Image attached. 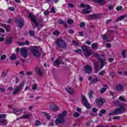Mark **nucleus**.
Segmentation results:
<instances>
[{
    "label": "nucleus",
    "instance_id": "nucleus-16",
    "mask_svg": "<svg viewBox=\"0 0 127 127\" xmlns=\"http://www.w3.org/2000/svg\"><path fill=\"white\" fill-rule=\"evenodd\" d=\"M116 89L118 92H122L124 90V86L121 84L117 85L116 86Z\"/></svg>",
    "mask_w": 127,
    "mask_h": 127
},
{
    "label": "nucleus",
    "instance_id": "nucleus-4",
    "mask_svg": "<svg viewBox=\"0 0 127 127\" xmlns=\"http://www.w3.org/2000/svg\"><path fill=\"white\" fill-rule=\"evenodd\" d=\"M80 7H83V9L81 11V13L83 14H89L91 13V6L88 4L85 5L84 3L80 4Z\"/></svg>",
    "mask_w": 127,
    "mask_h": 127
},
{
    "label": "nucleus",
    "instance_id": "nucleus-31",
    "mask_svg": "<svg viewBox=\"0 0 127 127\" xmlns=\"http://www.w3.org/2000/svg\"><path fill=\"white\" fill-rule=\"evenodd\" d=\"M83 53L86 57H89V56H90V55H91V54H92V52L89 51L88 50Z\"/></svg>",
    "mask_w": 127,
    "mask_h": 127
},
{
    "label": "nucleus",
    "instance_id": "nucleus-41",
    "mask_svg": "<svg viewBox=\"0 0 127 127\" xmlns=\"http://www.w3.org/2000/svg\"><path fill=\"white\" fill-rule=\"evenodd\" d=\"M75 53H77L79 55H81L82 54V50H81V49H80L75 50Z\"/></svg>",
    "mask_w": 127,
    "mask_h": 127
},
{
    "label": "nucleus",
    "instance_id": "nucleus-63",
    "mask_svg": "<svg viewBox=\"0 0 127 127\" xmlns=\"http://www.w3.org/2000/svg\"><path fill=\"white\" fill-rule=\"evenodd\" d=\"M5 76H6V72H3L2 73V77H5Z\"/></svg>",
    "mask_w": 127,
    "mask_h": 127
},
{
    "label": "nucleus",
    "instance_id": "nucleus-14",
    "mask_svg": "<svg viewBox=\"0 0 127 127\" xmlns=\"http://www.w3.org/2000/svg\"><path fill=\"white\" fill-rule=\"evenodd\" d=\"M66 91L68 94H70V95H73V94H75V91L73 88L71 87H67L66 88Z\"/></svg>",
    "mask_w": 127,
    "mask_h": 127
},
{
    "label": "nucleus",
    "instance_id": "nucleus-57",
    "mask_svg": "<svg viewBox=\"0 0 127 127\" xmlns=\"http://www.w3.org/2000/svg\"><path fill=\"white\" fill-rule=\"evenodd\" d=\"M85 25V22H81L80 24V27H84Z\"/></svg>",
    "mask_w": 127,
    "mask_h": 127
},
{
    "label": "nucleus",
    "instance_id": "nucleus-26",
    "mask_svg": "<svg viewBox=\"0 0 127 127\" xmlns=\"http://www.w3.org/2000/svg\"><path fill=\"white\" fill-rule=\"evenodd\" d=\"M60 64H61V61H60L59 59H57L54 63V66H58V65H60Z\"/></svg>",
    "mask_w": 127,
    "mask_h": 127
},
{
    "label": "nucleus",
    "instance_id": "nucleus-7",
    "mask_svg": "<svg viewBox=\"0 0 127 127\" xmlns=\"http://www.w3.org/2000/svg\"><path fill=\"white\" fill-rule=\"evenodd\" d=\"M20 53L24 58H27V56H28V51H27V49L25 48H22L20 49Z\"/></svg>",
    "mask_w": 127,
    "mask_h": 127
},
{
    "label": "nucleus",
    "instance_id": "nucleus-61",
    "mask_svg": "<svg viewBox=\"0 0 127 127\" xmlns=\"http://www.w3.org/2000/svg\"><path fill=\"white\" fill-rule=\"evenodd\" d=\"M55 9L54 8H52L51 10V13H55Z\"/></svg>",
    "mask_w": 127,
    "mask_h": 127
},
{
    "label": "nucleus",
    "instance_id": "nucleus-38",
    "mask_svg": "<svg viewBox=\"0 0 127 127\" xmlns=\"http://www.w3.org/2000/svg\"><path fill=\"white\" fill-rule=\"evenodd\" d=\"M67 23L68 24H73V23H74V20L72 19H69L67 20Z\"/></svg>",
    "mask_w": 127,
    "mask_h": 127
},
{
    "label": "nucleus",
    "instance_id": "nucleus-46",
    "mask_svg": "<svg viewBox=\"0 0 127 127\" xmlns=\"http://www.w3.org/2000/svg\"><path fill=\"white\" fill-rule=\"evenodd\" d=\"M107 90V88L106 87H103L100 90V93H105Z\"/></svg>",
    "mask_w": 127,
    "mask_h": 127
},
{
    "label": "nucleus",
    "instance_id": "nucleus-49",
    "mask_svg": "<svg viewBox=\"0 0 127 127\" xmlns=\"http://www.w3.org/2000/svg\"><path fill=\"white\" fill-rule=\"evenodd\" d=\"M6 58V56L5 55H3L0 58V60H4Z\"/></svg>",
    "mask_w": 127,
    "mask_h": 127
},
{
    "label": "nucleus",
    "instance_id": "nucleus-35",
    "mask_svg": "<svg viewBox=\"0 0 127 127\" xmlns=\"http://www.w3.org/2000/svg\"><path fill=\"white\" fill-rule=\"evenodd\" d=\"M43 115H44V116H45V117H46L47 120H50L51 119V117H50V116H49V114H48V113H46L45 112H42Z\"/></svg>",
    "mask_w": 127,
    "mask_h": 127
},
{
    "label": "nucleus",
    "instance_id": "nucleus-34",
    "mask_svg": "<svg viewBox=\"0 0 127 127\" xmlns=\"http://www.w3.org/2000/svg\"><path fill=\"white\" fill-rule=\"evenodd\" d=\"M94 65L95 73H98V72H99V64H94Z\"/></svg>",
    "mask_w": 127,
    "mask_h": 127
},
{
    "label": "nucleus",
    "instance_id": "nucleus-33",
    "mask_svg": "<svg viewBox=\"0 0 127 127\" xmlns=\"http://www.w3.org/2000/svg\"><path fill=\"white\" fill-rule=\"evenodd\" d=\"M93 94H94V91L93 90H91L88 92V96L89 99H93Z\"/></svg>",
    "mask_w": 127,
    "mask_h": 127
},
{
    "label": "nucleus",
    "instance_id": "nucleus-22",
    "mask_svg": "<svg viewBox=\"0 0 127 127\" xmlns=\"http://www.w3.org/2000/svg\"><path fill=\"white\" fill-rule=\"evenodd\" d=\"M11 42H12V37H10L6 40L5 44L6 45H9Z\"/></svg>",
    "mask_w": 127,
    "mask_h": 127
},
{
    "label": "nucleus",
    "instance_id": "nucleus-44",
    "mask_svg": "<svg viewBox=\"0 0 127 127\" xmlns=\"http://www.w3.org/2000/svg\"><path fill=\"white\" fill-rule=\"evenodd\" d=\"M105 73H106L105 70H102L99 72L98 75L100 76H103V75H105Z\"/></svg>",
    "mask_w": 127,
    "mask_h": 127
},
{
    "label": "nucleus",
    "instance_id": "nucleus-59",
    "mask_svg": "<svg viewBox=\"0 0 127 127\" xmlns=\"http://www.w3.org/2000/svg\"><path fill=\"white\" fill-rule=\"evenodd\" d=\"M18 45H20V46H24V45H25V44L23 42H19L18 43Z\"/></svg>",
    "mask_w": 127,
    "mask_h": 127
},
{
    "label": "nucleus",
    "instance_id": "nucleus-54",
    "mask_svg": "<svg viewBox=\"0 0 127 127\" xmlns=\"http://www.w3.org/2000/svg\"><path fill=\"white\" fill-rule=\"evenodd\" d=\"M93 113H97L98 112V109L96 108H93L92 109Z\"/></svg>",
    "mask_w": 127,
    "mask_h": 127
},
{
    "label": "nucleus",
    "instance_id": "nucleus-28",
    "mask_svg": "<svg viewBox=\"0 0 127 127\" xmlns=\"http://www.w3.org/2000/svg\"><path fill=\"white\" fill-rule=\"evenodd\" d=\"M94 126V124L93 123V122L92 121H88L86 123V127H93Z\"/></svg>",
    "mask_w": 127,
    "mask_h": 127
},
{
    "label": "nucleus",
    "instance_id": "nucleus-11",
    "mask_svg": "<svg viewBox=\"0 0 127 127\" xmlns=\"http://www.w3.org/2000/svg\"><path fill=\"white\" fill-rule=\"evenodd\" d=\"M84 71L86 74H90V73H92V67L87 64L85 66Z\"/></svg>",
    "mask_w": 127,
    "mask_h": 127
},
{
    "label": "nucleus",
    "instance_id": "nucleus-50",
    "mask_svg": "<svg viewBox=\"0 0 127 127\" xmlns=\"http://www.w3.org/2000/svg\"><path fill=\"white\" fill-rule=\"evenodd\" d=\"M6 116L5 114H0V119H5Z\"/></svg>",
    "mask_w": 127,
    "mask_h": 127
},
{
    "label": "nucleus",
    "instance_id": "nucleus-40",
    "mask_svg": "<svg viewBox=\"0 0 127 127\" xmlns=\"http://www.w3.org/2000/svg\"><path fill=\"white\" fill-rule=\"evenodd\" d=\"M102 39L104 40V41H105V40H108V36L106 34H103L102 35Z\"/></svg>",
    "mask_w": 127,
    "mask_h": 127
},
{
    "label": "nucleus",
    "instance_id": "nucleus-25",
    "mask_svg": "<svg viewBox=\"0 0 127 127\" xmlns=\"http://www.w3.org/2000/svg\"><path fill=\"white\" fill-rule=\"evenodd\" d=\"M127 15H124L121 16L120 17H118L116 21H121V20H123V19H124V18H126L127 17Z\"/></svg>",
    "mask_w": 127,
    "mask_h": 127
},
{
    "label": "nucleus",
    "instance_id": "nucleus-12",
    "mask_svg": "<svg viewBox=\"0 0 127 127\" xmlns=\"http://www.w3.org/2000/svg\"><path fill=\"white\" fill-rule=\"evenodd\" d=\"M24 110H26V109L25 108H22L20 110H18L17 109H14L13 110V112L14 114H15L16 115V116H18V115H20L21 114V112H22V111H24Z\"/></svg>",
    "mask_w": 127,
    "mask_h": 127
},
{
    "label": "nucleus",
    "instance_id": "nucleus-17",
    "mask_svg": "<svg viewBox=\"0 0 127 127\" xmlns=\"http://www.w3.org/2000/svg\"><path fill=\"white\" fill-rule=\"evenodd\" d=\"M15 22L18 23V26L20 28H21L23 26V21L21 20H15Z\"/></svg>",
    "mask_w": 127,
    "mask_h": 127
},
{
    "label": "nucleus",
    "instance_id": "nucleus-37",
    "mask_svg": "<svg viewBox=\"0 0 127 127\" xmlns=\"http://www.w3.org/2000/svg\"><path fill=\"white\" fill-rule=\"evenodd\" d=\"M10 60H15L16 59V57L15 56V54H13L10 57Z\"/></svg>",
    "mask_w": 127,
    "mask_h": 127
},
{
    "label": "nucleus",
    "instance_id": "nucleus-6",
    "mask_svg": "<svg viewBox=\"0 0 127 127\" xmlns=\"http://www.w3.org/2000/svg\"><path fill=\"white\" fill-rule=\"evenodd\" d=\"M23 87H24V83L22 82L20 83L19 85H17L15 88L14 92H13V95H15V94H17L18 92H21L22 91V89H23Z\"/></svg>",
    "mask_w": 127,
    "mask_h": 127
},
{
    "label": "nucleus",
    "instance_id": "nucleus-29",
    "mask_svg": "<svg viewBox=\"0 0 127 127\" xmlns=\"http://www.w3.org/2000/svg\"><path fill=\"white\" fill-rule=\"evenodd\" d=\"M92 49H97L98 48L99 45L98 43H94L91 45Z\"/></svg>",
    "mask_w": 127,
    "mask_h": 127
},
{
    "label": "nucleus",
    "instance_id": "nucleus-13",
    "mask_svg": "<svg viewBox=\"0 0 127 127\" xmlns=\"http://www.w3.org/2000/svg\"><path fill=\"white\" fill-rule=\"evenodd\" d=\"M50 108L53 111H58L59 110V107L57 106L55 104L53 103L50 105Z\"/></svg>",
    "mask_w": 127,
    "mask_h": 127
},
{
    "label": "nucleus",
    "instance_id": "nucleus-36",
    "mask_svg": "<svg viewBox=\"0 0 127 127\" xmlns=\"http://www.w3.org/2000/svg\"><path fill=\"white\" fill-rule=\"evenodd\" d=\"M119 101H121V102H127V100H126V98L123 96H120L119 98Z\"/></svg>",
    "mask_w": 127,
    "mask_h": 127
},
{
    "label": "nucleus",
    "instance_id": "nucleus-47",
    "mask_svg": "<svg viewBox=\"0 0 127 127\" xmlns=\"http://www.w3.org/2000/svg\"><path fill=\"white\" fill-rule=\"evenodd\" d=\"M54 35H59L60 34V32L59 31H55L53 32Z\"/></svg>",
    "mask_w": 127,
    "mask_h": 127
},
{
    "label": "nucleus",
    "instance_id": "nucleus-23",
    "mask_svg": "<svg viewBox=\"0 0 127 127\" xmlns=\"http://www.w3.org/2000/svg\"><path fill=\"white\" fill-rule=\"evenodd\" d=\"M36 72H37V73L38 74V75L39 76H42L43 72L41 71V69H40V68H39L38 67H36Z\"/></svg>",
    "mask_w": 127,
    "mask_h": 127
},
{
    "label": "nucleus",
    "instance_id": "nucleus-32",
    "mask_svg": "<svg viewBox=\"0 0 127 127\" xmlns=\"http://www.w3.org/2000/svg\"><path fill=\"white\" fill-rule=\"evenodd\" d=\"M82 50L83 52V53H85V52H86V51H88L89 50V49L88 48V47L86 46H84L82 47Z\"/></svg>",
    "mask_w": 127,
    "mask_h": 127
},
{
    "label": "nucleus",
    "instance_id": "nucleus-43",
    "mask_svg": "<svg viewBox=\"0 0 127 127\" xmlns=\"http://www.w3.org/2000/svg\"><path fill=\"white\" fill-rule=\"evenodd\" d=\"M41 125V123L38 120H37L35 123V126H36V127H38V126H40Z\"/></svg>",
    "mask_w": 127,
    "mask_h": 127
},
{
    "label": "nucleus",
    "instance_id": "nucleus-15",
    "mask_svg": "<svg viewBox=\"0 0 127 127\" xmlns=\"http://www.w3.org/2000/svg\"><path fill=\"white\" fill-rule=\"evenodd\" d=\"M58 23H59V24H63L64 27H65L66 28H67L68 26H67V22L62 19H59L58 20Z\"/></svg>",
    "mask_w": 127,
    "mask_h": 127
},
{
    "label": "nucleus",
    "instance_id": "nucleus-64",
    "mask_svg": "<svg viewBox=\"0 0 127 127\" xmlns=\"http://www.w3.org/2000/svg\"><path fill=\"white\" fill-rule=\"evenodd\" d=\"M30 42L28 41H25L24 44L25 45H28L29 44Z\"/></svg>",
    "mask_w": 127,
    "mask_h": 127
},
{
    "label": "nucleus",
    "instance_id": "nucleus-39",
    "mask_svg": "<svg viewBox=\"0 0 127 127\" xmlns=\"http://www.w3.org/2000/svg\"><path fill=\"white\" fill-rule=\"evenodd\" d=\"M80 114L79 113V112H75L73 114V117L74 118H78V117H80Z\"/></svg>",
    "mask_w": 127,
    "mask_h": 127
},
{
    "label": "nucleus",
    "instance_id": "nucleus-1",
    "mask_svg": "<svg viewBox=\"0 0 127 127\" xmlns=\"http://www.w3.org/2000/svg\"><path fill=\"white\" fill-rule=\"evenodd\" d=\"M67 116V111H64L62 113L59 114L58 118L55 121L57 125H63L65 123V117Z\"/></svg>",
    "mask_w": 127,
    "mask_h": 127
},
{
    "label": "nucleus",
    "instance_id": "nucleus-5",
    "mask_svg": "<svg viewBox=\"0 0 127 127\" xmlns=\"http://www.w3.org/2000/svg\"><path fill=\"white\" fill-rule=\"evenodd\" d=\"M31 52L33 54L35 57H39L41 54L39 52V48L37 47H33L31 49Z\"/></svg>",
    "mask_w": 127,
    "mask_h": 127
},
{
    "label": "nucleus",
    "instance_id": "nucleus-2",
    "mask_svg": "<svg viewBox=\"0 0 127 127\" xmlns=\"http://www.w3.org/2000/svg\"><path fill=\"white\" fill-rule=\"evenodd\" d=\"M126 112V108L124 106L116 108L113 112L109 114V116H114V115H121Z\"/></svg>",
    "mask_w": 127,
    "mask_h": 127
},
{
    "label": "nucleus",
    "instance_id": "nucleus-51",
    "mask_svg": "<svg viewBox=\"0 0 127 127\" xmlns=\"http://www.w3.org/2000/svg\"><path fill=\"white\" fill-rule=\"evenodd\" d=\"M76 111L79 113V114H82V109L80 108H77L76 109Z\"/></svg>",
    "mask_w": 127,
    "mask_h": 127
},
{
    "label": "nucleus",
    "instance_id": "nucleus-21",
    "mask_svg": "<svg viewBox=\"0 0 127 127\" xmlns=\"http://www.w3.org/2000/svg\"><path fill=\"white\" fill-rule=\"evenodd\" d=\"M99 62H100L101 63L100 68L103 69V68L105 66V63H106V61L103 60V59H99Z\"/></svg>",
    "mask_w": 127,
    "mask_h": 127
},
{
    "label": "nucleus",
    "instance_id": "nucleus-8",
    "mask_svg": "<svg viewBox=\"0 0 127 127\" xmlns=\"http://www.w3.org/2000/svg\"><path fill=\"white\" fill-rule=\"evenodd\" d=\"M29 17L31 18L32 21L33 23L35 24L36 27L38 26V23H37V20H36V17L34 16L32 13H30L29 14Z\"/></svg>",
    "mask_w": 127,
    "mask_h": 127
},
{
    "label": "nucleus",
    "instance_id": "nucleus-62",
    "mask_svg": "<svg viewBox=\"0 0 127 127\" xmlns=\"http://www.w3.org/2000/svg\"><path fill=\"white\" fill-rule=\"evenodd\" d=\"M0 32H2V33H4V32H5V31L3 29V28H0Z\"/></svg>",
    "mask_w": 127,
    "mask_h": 127
},
{
    "label": "nucleus",
    "instance_id": "nucleus-20",
    "mask_svg": "<svg viewBox=\"0 0 127 127\" xmlns=\"http://www.w3.org/2000/svg\"><path fill=\"white\" fill-rule=\"evenodd\" d=\"M100 81H101V78H100V77H96L95 78L92 79L91 82L92 84H95L97 83V82H100Z\"/></svg>",
    "mask_w": 127,
    "mask_h": 127
},
{
    "label": "nucleus",
    "instance_id": "nucleus-24",
    "mask_svg": "<svg viewBox=\"0 0 127 127\" xmlns=\"http://www.w3.org/2000/svg\"><path fill=\"white\" fill-rule=\"evenodd\" d=\"M93 0L94 1H95V2H99V3H100V5L101 6L104 5V4L106 3L105 0Z\"/></svg>",
    "mask_w": 127,
    "mask_h": 127
},
{
    "label": "nucleus",
    "instance_id": "nucleus-27",
    "mask_svg": "<svg viewBox=\"0 0 127 127\" xmlns=\"http://www.w3.org/2000/svg\"><path fill=\"white\" fill-rule=\"evenodd\" d=\"M113 103L114 106H117V107H120L121 106V102L118 100H115Z\"/></svg>",
    "mask_w": 127,
    "mask_h": 127
},
{
    "label": "nucleus",
    "instance_id": "nucleus-55",
    "mask_svg": "<svg viewBox=\"0 0 127 127\" xmlns=\"http://www.w3.org/2000/svg\"><path fill=\"white\" fill-rule=\"evenodd\" d=\"M8 9H9V10H11V11H13L14 10V7H9L8 8Z\"/></svg>",
    "mask_w": 127,
    "mask_h": 127
},
{
    "label": "nucleus",
    "instance_id": "nucleus-48",
    "mask_svg": "<svg viewBox=\"0 0 127 127\" xmlns=\"http://www.w3.org/2000/svg\"><path fill=\"white\" fill-rule=\"evenodd\" d=\"M29 34L30 35V36H34V35H35L34 34V31L31 30L29 31Z\"/></svg>",
    "mask_w": 127,
    "mask_h": 127
},
{
    "label": "nucleus",
    "instance_id": "nucleus-19",
    "mask_svg": "<svg viewBox=\"0 0 127 127\" xmlns=\"http://www.w3.org/2000/svg\"><path fill=\"white\" fill-rule=\"evenodd\" d=\"M2 27H4L5 28L6 32H9V30L10 29V26L9 25H6L4 24H2L1 25Z\"/></svg>",
    "mask_w": 127,
    "mask_h": 127
},
{
    "label": "nucleus",
    "instance_id": "nucleus-52",
    "mask_svg": "<svg viewBox=\"0 0 127 127\" xmlns=\"http://www.w3.org/2000/svg\"><path fill=\"white\" fill-rule=\"evenodd\" d=\"M68 6L69 7L73 8L74 7V5L72 3H69L68 4Z\"/></svg>",
    "mask_w": 127,
    "mask_h": 127
},
{
    "label": "nucleus",
    "instance_id": "nucleus-30",
    "mask_svg": "<svg viewBox=\"0 0 127 127\" xmlns=\"http://www.w3.org/2000/svg\"><path fill=\"white\" fill-rule=\"evenodd\" d=\"M7 124V122H6V120H3L2 121H0V125H1V126H5Z\"/></svg>",
    "mask_w": 127,
    "mask_h": 127
},
{
    "label": "nucleus",
    "instance_id": "nucleus-10",
    "mask_svg": "<svg viewBox=\"0 0 127 127\" xmlns=\"http://www.w3.org/2000/svg\"><path fill=\"white\" fill-rule=\"evenodd\" d=\"M105 99L99 97L96 100V103L98 106H102L105 104Z\"/></svg>",
    "mask_w": 127,
    "mask_h": 127
},
{
    "label": "nucleus",
    "instance_id": "nucleus-9",
    "mask_svg": "<svg viewBox=\"0 0 127 127\" xmlns=\"http://www.w3.org/2000/svg\"><path fill=\"white\" fill-rule=\"evenodd\" d=\"M82 101L84 102V106L88 110H90L91 109V105L88 103V101L87 99H86V97L85 96H82Z\"/></svg>",
    "mask_w": 127,
    "mask_h": 127
},
{
    "label": "nucleus",
    "instance_id": "nucleus-53",
    "mask_svg": "<svg viewBox=\"0 0 127 127\" xmlns=\"http://www.w3.org/2000/svg\"><path fill=\"white\" fill-rule=\"evenodd\" d=\"M93 56L96 57L97 58H99V57H100V55L96 53H93Z\"/></svg>",
    "mask_w": 127,
    "mask_h": 127
},
{
    "label": "nucleus",
    "instance_id": "nucleus-45",
    "mask_svg": "<svg viewBox=\"0 0 127 127\" xmlns=\"http://www.w3.org/2000/svg\"><path fill=\"white\" fill-rule=\"evenodd\" d=\"M126 53H127V52H126L125 50L122 51V55L123 58H126Z\"/></svg>",
    "mask_w": 127,
    "mask_h": 127
},
{
    "label": "nucleus",
    "instance_id": "nucleus-60",
    "mask_svg": "<svg viewBox=\"0 0 127 127\" xmlns=\"http://www.w3.org/2000/svg\"><path fill=\"white\" fill-rule=\"evenodd\" d=\"M78 34L79 36H84V33L83 32H78Z\"/></svg>",
    "mask_w": 127,
    "mask_h": 127
},
{
    "label": "nucleus",
    "instance_id": "nucleus-42",
    "mask_svg": "<svg viewBox=\"0 0 127 127\" xmlns=\"http://www.w3.org/2000/svg\"><path fill=\"white\" fill-rule=\"evenodd\" d=\"M116 10L118 11H121V10H123V6H118L116 7Z\"/></svg>",
    "mask_w": 127,
    "mask_h": 127
},
{
    "label": "nucleus",
    "instance_id": "nucleus-18",
    "mask_svg": "<svg viewBox=\"0 0 127 127\" xmlns=\"http://www.w3.org/2000/svg\"><path fill=\"white\" fill-rule=\"evenodd\" d=\"M31 114H28L26 115H23L22 116L19 117V119H28L30 117H31Z\"/></svg>",
    "mask_w": 127,
    "mask_h": 127
},
{
    "label": "nucleus",
    "instance_id": "nucleus-3",
    "mask_svg": "<svg viewBox=\"0 0 127 127\" xmlns=\"http://www.w3.org/2000/svg\"><path fill=\"white\" fill-rule=\"evenodd\" d=\"M56 45L58 47L62 48V49H66V48H67V44H66L65 41L62 39H58L56 41Z\"/></svg>",
    "mask_w": 127,
    "mask_h": 127
},
{
    "label": "nucleus",
    "instance_id": "nucleus-56",
    "mask_svg": "<svg viewBox=\"0 0 127 127\" xmlns=\"http://www.w3.org/2000/svg\"><path fill=\"white\" fill-rule=\"evenodd\" d=\"M72 42H73L74 45H75V46H78V42H77L75 41H73Z\"/></svg>",
    "mask_w": 127,
    "mask_h": 127
},
{
    "label": "nucleus",
    "instance_id": "nucleus-58",
    "mask_svg": "<svg viewBox=\"0 0 127 127\" xmlns=\"http://www.w3.org/2000/svg\"><path fill=\"white\" fill-rule=\"evenodd\" d=\"M68 32L70 34H73V33H74V31L72 29H70L68 30Z\"/></svg>",
    "mask_w": 127,
    "mask_h": 127
}]
</instances>
